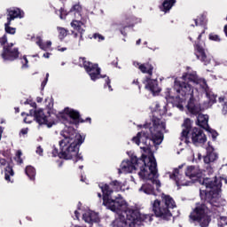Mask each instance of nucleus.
<instances>
[{
  "label": "nucleus",
  "mask_w": 227,
  "mask_h": 227,
  "mask_svg": "<svg viewBox=\"0 0 227 227\" xmlns=\"http://www.w3.org/2000/svg\"><path fill=\"white\" fill-rule=\"evenodd\" d=\"M202 185L205 189L200 190V196L204 203H197L191 212L189 218L193 223H199L200 227H207L210 224L211 219L208 215V207L207 205L219 207L223 182L217 176L213 178L206 177L202 180Z\"/></svg>",
  "instance_id": "nucleus-1"
},
{
  "label": "nucleus",
  "mask_w": 227,
  "mask_h": 227,
  "mask_svg": "<svg viewBox=\"0 0 227 227\" xmlns=\"http://www.w3.org/2000/svg\"><path fill=\"white\" fill-rule=\"evenodd\" d=\"M61 136L64 139L59 142V150L58 147L53 146L51 152L52 157H59V159H64L65 160H72L74 159V162H79V160H84L82 154L79 153V148L81 145L84 143V137L77 133V130L74 127L68 126L65 130L62 131Z\"/></svg>",
  "instance_id": "nucleus-2"
},
{
  "label": "nucleus",
  "mask_w": 227,
  "mask_h": 227,
  "mask_svg": "<svg viewBox=\"0 0 227 227\" xmlns=\"http://www.w3.org/2000/svg\"><path fill=\"white\" fill-rule=\"evenodd\" d=\"M146 159L149 160L148 164H146ZM138 168H140L138 176L142 180L153 181L159 177V175H157V160H155V158H148L146 154H142L141 158L132 154L130 160H123L121 164V168H119V175L137 171Z\"/></svg>",
  "instance_id": "nucleus-3"
},
{
  "label": "nucleus",
  "mask_w": 227,
  "mask_h": 227,
  "mask_svg": "<svg viewBox=\"0 0 227 227\" xmlns=\"http://www.w3.org/2000/svg\"><path fill=\"white\" fill-rule=\"evenodd\" d=\"M168 113L166 106L160 109V105H156L155 110L153 112L152 123L144 125V129L151 131L153 145H159L164 139L163 130H166V121H162V116Z\"/></svg>",
  "instance_id": "nucleus-4"
},
{
  "label": "nucleus",
  "mask_w": 227,
  "mask_h": 227,
  "mask_svg": "<svg viewBox=\"0 0 227 227\" xmlns=\"http://www.w3.org/2000/svg\"><path fill=\"white\" fill-rule=\"evenodd\" d=\"M98 187L103 193V205L107 207L109 210L116 214H125V210L129 209L127 201L122 199L121 195H119L114 200L112 198L114 190L111 188V184L100 183Z\"/></svg>",
  "instance_id": "nucleus-5"
},
{
  "label": "nucleus",
  "mask_w": 227,
  "mask_h": 227,
  "mask_svg": "<svg viewBox=\"0 0 227 227\" xmlns=\"http://www.w3.org/2000/svg\"><path fill=\"white\" fill-rule=\"evenodd\" d=\"M153 212L158 219L161 221H171L173 213L171 210L176 208V202L171 195L160 194V200L156 199L152 202Z\"/></svg>",
  "instance_id": "nucleus-6"
},
{
  "label": "nucleus",
  "mask_w": 227,
  "mask_h": 227,
  "mask_svg": "<svg viewBox=\"0 0 227 227\" xmlns=\"http://www.w3.org/2000/svg\"><path fill=\"white\" fill-rule=\"evenodd\" d=\"M192 84H200V78L196 74L185 73L182 76V81H175L174 88L183 97L182 100H187V98L194 97Z\"/></svg>",
  "instance_id": "nucleus-7"
},
{
  "label": "nucleus",
  "mask_w": 227,
  "mask_h": 227,
  "mask_svg": "<svg viewBox=\"0 0 227 227\" xmlns=\"http://www.w3.org/2000/svg\"><path fill=\"white\" fill-rule=\"evenodd\" d=\"M126 215H120V218L114 221L113 227H139L148 216L146 215H141L138 209H128L124 212Z\"/></svg>",
  "instance_id": "nucleus-8"
},
{
  "label": "nucleus",
  "mask_w": 227,
  "mask_h": 227,
  "mask_svg": "<svg viewBox=\"0 0 227 227\" xmlns=\"http://www.w3.org/2000/svg\"><path fill=\"white\" fill-rule=\"evenodd\" d=\"M182 127L183 131L181 133V137L185 139V141H189V137H191L193 145H205V143H207V135H205L203 129L200 128H192V121H191V119L186 118L184 121Z\"/></svg>",
  "instance_id": "nucleus-9"
},
{
  "label": "nucleus",
  "mask_w": 227,
  "mask_h": 227,
  "mask_svg": "<svg viewBox=\"0 0 227 227\" xmlns=\"http://www.w3.org/2000/svg\"><path fill=\"white\" fill-rule=\"evenodd\" d=\"M0 45L3 47L1 53V58L4 61H15L19 59L20 52H19V48H13V43H8V36L4 34L0 37Z\"/></svg>",
  "instance_id": "nucleus-10"
},
{
  "label": "nucleus",
  "mask_w": 227,
  "mask_h": 227,
  "mask_svg": "<svg viewBox=\"0 0 227 227\" xmlns=\"http://www.w3.org/2000/svg\"><path fill=\"white\" fill-rule=\"evenodd\" d=\"M80 67H83L85 72L90 75L91 81H98V79H106L107 75H102V69L98 67V64H93L92 62L87 61L86 57H80L79 59Z\"/></svg>",
  "instance_id": "nucleus-11"
},
{
  "label": "nucleus",
  "mask_w": 227,
  "mask_h": 227,
  "mask_svg": "<svg viewBox=\"0 0 227 227\" xmlns=\"http://www.w3.org/2000/svg\"><path fill=\"white\" fill-rule=\"evenodd\" d=\"M205 35V30H203L197 37V41H195L193 47L195 51V56L197 59H200L201 63L204 65H210V59L207 56L205 52V48L201 45V37Z\"/></svg>",
  "instance_id": "nucleus-12"
},
{
  "label": "nucleus",
  "mask_w": 227,
  "mask_h": 227,
  "mask_svg": "<svg viewBox=\"0 0 227 227\" xmlns=\"http://www.w3.org/2000/svg\"><path fill=\"white\" fill-rule=\"evenodd\" d=\"M27 116H34L36 123H38L39 125H46L48 129H51L52 125H56V122L54 121L49 120V118L47 117V115H45L42 109H31L29 111V114H27Z\"/></svg>",
  "instance_id": "nucleus-13"
},
{
  "label": "nucleus",
  "mask_w": 227,
  "mask_h": 227,
  "mask_svg": "<svg viewBox=\"0 0 227 227\" xmlns=\"http://www.w3.org/2000/svg\"><path fill=\"white\" fill-rule=\"evenodd\" d=\"M147 129L148 128H146L145 130H142L141 132H138L137 136L132 138L133 143L139 146V145H141V139L145 137V141L143 143L145 145V147H143L144 150H150L152 148V145H150L151 141L153 145V137H152V132L150 130L148 132Z\"/></svg>",
  "instance_id": "nucleus-14"
},
{
  "label": "nucleus",
  "mask_w": 227,
  "mask_h": 227,
  "mask_svg": "<svg viewBox=\"0 0 227 227\" xmlns=\"http://www.w3.org/2000/svg\"><path fill=\"white\" fill-rule=\"evenodd\" d=\"M65 112L70 118L68 125L79 126V123H84V119H82L81 113L77 110L71 109L70 107H66Z\"/></svg>",
  "instance_id": "nucleus-15"
},
{
  "label": "nucleus",
  "mask_w": 227,
  "mask_h": 227,
  "mask_svg": "<svg viewBox=\"0 0 227 227\" xmlns=\"http://www.w3.org/2000/svg\"><path fill=\"white\" fill-rule=\"evenodd\" d=\"M143 84H145V90L151 91L153 95H155L156 93H160V88H159V82L157 80H153L146 76L143 81Z\"/></svg>",
  "instance_id": "nucleus-16"
},
{
  "label": "nucleus",
  "mask_w": 227,
  "mask_h": 227,
  "mask_svg": "<svg viewBox=\"0 0 227 227\" xmlns=\"http://www.w3.org/2000/svg\"><path fill=\"white\" fill-rule=\"evenodd\" d=\"M186 107L190 114H192L193 116H198V114L201 113V105L196 102L194 96L190 98Z\"/></svg>",
  "instance_id": "nucleus-17"
},
{
  "label": "nucleus",
  "mask_w": 227,
  "mask_h": 227,
  "mask_svg": "<svg viewBox=\"0 0 227 227\" xmlns=\"http://www.w3.org/2000/svg\"><path fill=\"white\" fill-rule=\"evenodd\" d=\"M135 67H138V70L142 72V74H147L149 77H152L153 75V64L152 61H147L145 63H139V62H134Z\"/></svg>",
  "instance_id": "nucleus-18"
},
{
  "label": "nucleus",
  "mask_w": 227,
  "mask_h": 227,
  "mask_svg": "<svg viewBox=\"0 0 227 227\" xmlns=\"http://www.w3.org/2000/svg\"><path fill=\"white\" fill-rule=\"evenodd\" d=\"M24 11L20 8L12 7L7 9V21L12 22L14 19H23Z\"/></svg>",
  "instance_id": "nucleus-19"
},
{
  "label": "nucleus",
  "mask_w": 227,
  "mask_h": 227,
  "mask_svg": "<svg viewBox=\"0 0 227 227\" xmlns=\"http://www.w3.org/2000/svg\"><path fill=\"white\" fill-rule=\"evenodd\" d=\"M182 168H184V165H180L178 168H175L173 173L170 175V178L175 180L177 187L187 186L191 184L189 181L184 182L180 180V169H182Z\"/></svg>",
  "instance_id": "nucleus-20"
},
{
  "label": "nucleus",
  "mask_w": 227,
  "mask_h": 227,
  "mask_svg": "<svg viewBox=\"0 0 227 227\" xmlns=\"http://www.w3.org/2000/svg\"><path fill=\"white\" fill-rule=\"evenodd\" d=\"M133 26L134 25H130L125 21L113 24L114 29H115V31H120V33H121V35H122V36H127V31H125V29H127V27H133Z\"/></svg>",
  "instance_id": "nucleus-21"
},
{
  "label": "nucleus",
  "mask_w": 227,
  "mask_h": 227,
  "mask_svg": "<svg viewBox=\"0 0 227 227\" xmlns=\"http://www.w3.org/2000/svg\"><path fill=\"white\" fill-rule=\"evenodd\" d=\"M11 176H15V171H13V160H12V159L4 168V180L12 183L13 181H12Z\"/></svg>",
  "instance_id": "nucleus-22"
},
{
  "label": "nucleus",
  "mask_w": 227,
  "mask_h": 227,
  "mask_svg": "<svg viewBox=\"0 0 227 227\" xmlns=\"http://www.w3.org/2000/svg\"><path fill=\"white\" fill-rule=\"evenodd\" d=\"M83 221L89 224H93V223H98V215L93 211L85 212L82 215Z\"/></svg>",
  "instance_id": "nucleus-23"
},
{
  "label": "nucleus",
  "mask_w": 227,
  "mask_h": 227,
  "mask_svg": "<svg viewBox=\"0 0 227 227\" xmlns=\"http://www.w3.org/2000/svg\"><path fill=\"white\" fill-rule=\"evenodd\" d=\"M197 125L204 130L207 129L210 126L208 125V115L199 114H197Z\"/></svg>",
  "instance_id": "nucleus-24"
},
{
  "label": "nucleus",
  "mask_w": 227,
  "mask_h": 227,
  "mask_svg": "<svg viewBox=\"0 0 227 227\" xmlns=\"http://www.w3.org/2000/svg\"><path fill=\"white\" fill-rule=\"evenodd\" d=\"M82 26H84V21L74 20L71 22V27H73L78 33L80 34V40H84L82 38V35H84V28H82Z\"/></svg>",
  "instance_id": "nucleus-25"
},
{
  "label": "nucleus",
  "mask_w": 227,
  "mask_h": 227,
  "mask_svg": "<svg viewBox=\"0 0 227 227\" xmlns=\"http://www.w3.org/2000/svg\"><path fill=\"white\" fill-rule=\"evenodd\" d=\"M175 4H176V0H164L161 5H160V10L164 12V13H168Z\"/></svg>",
  "instance_id": "nucleus-26"
},
{
  "label": "nucleus",
  "mask_w": 227,
  "mask_h": 227,
  "mask_svg": "<svg viewBox=\"0 0 227 227\" xmlns=\"http://www.w3.org/2000/svg\"><path fill=\"white\" fill-rule=\"evenodd\" d=\"M198 175H200V174L196 171V167H194V166L187 167V168L185 170V176H188V178L192 180V178H198Z\"/></svg>",
  "instance_id": "nucleus-27"
},
{
  "label": "nucleus",
  "mask_w": 227,
  "mask_h": 227,
  "mask_svg": "<svg viewBox=\"0 0 227 227\" xmlns=\"http://www.w3.org/2000/svg\"><path fill=\"white\" fill-rule=\"evenodd\" d=\"M139 192H145V194H153V192H154L153 185H152L150 184H143L139 188Z\"/></svg>",
  "instance_id": "nucleus-28"
},
{
  "label": "nucleus",
  "mask_w": 227,
  "mask_h": 227,
  "mask_svg": "<svg viewBox=\"0 0 227 227\" xmlns=\"http://www.w3.org/2000/svg\"><path fill=\"white\" fill-rule=\"evenodd\" d=\"M25 173L28 176V178H30L31 180H35V176H36V169L33 166H27Z\"/></svg>",
  "instance_id": "nucleus-29"
},
{
  "label": "nucleus",
  "mask_w": 227,
  "mask_h": 227,
  "mask_svg": "<svg viewBox=\"0 0 227 227\" xmlns=\"http://www.w3.org/2000/svg\"><path fill=\"white\" fill-rule=\"evenodd\" d=\"M195 26H205L207 24V16L205 14H200L197 19L194 20Z\"/></svg>",
  "instance_id": "nucleus-30"
},
{
  "label": "nucleus",
  "mask_w": 227,
  "mask_h": 227,
  "mask_svg": "<svg viewBox=\"0 0 227 227\" xmlns=\"http://www.w3.org/2000/svg\"><path fill=\"white\" fill-rule=\"evenodd\" d=\"M57 117L59 118V120H61L63 121L66 127H67L69 120H68V114L65 111V108L63 112H60L58 114Z\"/></svg>",
  "instance_id": "nucleus-31"
},
{
  "label": "nucleus",
  "mask_w": 227,
  "mask_h": 227,
  "mask_svg": "<svg viewBox=\"0 0 227 227\" xmlns=\"http://www.w3.org/2000/svg\"><path fill=\"white\" fill-rule=\"evenodd\" d=\"M10 26H12V21H7L4 24L5 33H7L8 35H15V33H17V28L10 27Z\"/></svg>",
  "instance_id": "nucleus-32"
},
{
  "label": "nucleus",
  "mask_w": 227,
  "mask_h": 227,
  "mask_svg": "<svg viewBox=\"0 0 227 227\" xmlns=\"http://www.w3.org/2000/svg\"><path fill=\"white\" fill-rule=\"evenodd\" d=\"M57 30L59 32V40H65L68 35V30L65 27H58Z\"/></svg>",
  "instance_id": "nucleus-33"
},
{
  "label": "nucleus",
  "mask_w": 227,
  "mask_h": 227,
  "mask_svg": "<svg viewBox=\"0 0 227 227\" xmlns=\"http://www.w3.org/2000/svg\"><path fill=\"white\" fill-rule=\"evenodd\" d=\"M110 185L114 191H121V182L118 180H114L110 182Z\"/></svg>",
  "instance_id": "nucleus-34"
},
{
  "label": "nucleus",
  "mask_w": 227,
  "mask_h": 227,
  "mask_svg": "<svg viewBox=\"0 0 227 227\" xmlns=\"http://www.w3.org/2000/svg\"><path fill=\"white\" fill-rule=\"evenodd\" d=\"M70 12H74V14L77 13L81 17V13H82V6H81L79 4H76L72 6Z\"/></svg>",
  "instance_id": "nucleus-35"
},
{
  "label": "nucleus",
  "mask_w": 227,
  "mask_h": 227,
  "mask_svg": "<svg viewBox=\"0 0 227 227\" xmlns=\"http://www.w3.org/2000/svg\"><path fill=\"white\" fill-rule=\"evenodd\" d=\"M14 160L17 161V164H22L24 162V160H22V151L20 150L17 151Z\"/></svg>",
  "instance_id": "nucleus-36"
},
{
  "label": "nucleus",
  "mask_w": 227,
  "mask_h": 227,
  "mask_svg": "<svg viewBox=\"0 0 227 227\" xmlns=\"http://www.w3.org/2000/svg\"><path fill=\"white\" fill-rule=\"evenodd\" d=\"M206 130H207V132H209V134H211L214 141H215V139H217V137L219 136V133H217V131H215V129L210 128V126Z\"/></svg>",
  "instance_id": "nucleus-37"
},
{
  "label": "nucleus",
  "mask_w": 227,
  "mask_h": 227,
  "mask_svg": "<svg viewBox=\"0 0 227 227\" xmlns=\"http://www.w3.org/2000/svg\"><path fill=\"white\" fill-rule=\"evenodd\" d=\"M209 40L212 42H221V37L215 34H209Z\"/></svg>",
  "instance_id": "nucleus-38"
},
{
  "label": "nucleus",
  "mask_w": 227,
  "mask_h": 227,
  "mask_svg": "<svg viewBox=\"0 0 227 227\" xmlns=\"http://www.w3.org/2000/svg\"><path fill=\"white\" fill-rule=\"evenodd\" d=\"M21 63H22V68L29 67L28 66L29 60H27V57L26 55L23 56V61H21Z\"/></svg>",
  "instance_id": "nucleus-39"
},
{
  "label": "nucleus",
  "mask_w": 227,
  "mask_h": 227,
  "mask_svg": "<svg viewBox=\"0 0 227 227\" xmlns=\"http://www.w3.org/2000/svg\"><path fill=\"white\" fill-rule=\"evenodd\" d=\"M93 38L95 40H98V42H102L103 40H106V37H104V35L98 34V33L93 35Z\"/></svg>",
  "instance_id": "nucleus-40"
},
{
  "label": "nucleus",
  "mask_w": 227,
  "mask_h": 227,
  "mask_svg": "<svg viewBox=\"0 0 227 227\" xmlns=\"http://www.w3.org/2000/svg\"><path fill=\"white\" fill-rule=\"evenodd\" d=\"M48 82H49V73L46 74L45 79L41 83L42 90H43V88H45V86H47Z\"/></svg>",
  "instance_id": "nucleus-41"
},
{
  "label": "nucleus",
  "mask_w": 227,
  "mask_h": 227,
  "mask_svg": "<svg viewBox=\"0 0 227 227\" xmlns=\"http://www.w3.org/2000/svg\"><path fill=\"white\" fill-rule=\"evenodd\" d=\"M207 156L211 162H215L217 160V155H215L214 153H208Z\"/></svg>",
  "instance_id": "nucleus-42"
},
{
  "label": "nucleus",
  "mask_w": 227,
  "mask_h": 227,
  "mask_svg": "<svg viewBox=\"0 0 227 227\" xmlns=\"http://www.w3.org/2000/svg\"><path fill=\"white\" fill-rule=\"evenodd\" d=\"M106 85L108 86L109 91H113V87L111 86V79L109 76H106Z\"/></svg>",
  "instance_id": "nucleus-43"
},
{
  "label": "nucleus",
  "mask_w": 227,
  "mask_h": 227,
  "mask_svg": "<svg viewBox=\"0 0 227 227\" xmlns=\"http://www.w3.org/2000/svg\"><path fill=\"white\" fill-rule=\"evenodd\" d=\"M6 164L8 165V161H6V159L0 157V168L6 166Z\"/></svg>",
  "instance_id": "nucleus-44"
},
{
  "label": "nucleus",
  "mask_w": 227,
  "mask_h": 227,
  "mask_svg": "<svg viewBox=\"0 0 227 227\" xmlns=\"http://www.w3.org/2000/svg\"><path fill=\"white\" fill-rule=\"evenodd\" d=\"M36 153L38 154V155H43V148H42V146H37V148H36Z\"/></svg>",
  "instance_id": "nucleus-45"
},
{
  "label": "nucleus",
  "mask_w": 227,
  "mask_h": 227,
  "mask_svg": "<svg viewBox=\"0 0 227 227\" xmlns=\"http://www.w3.org/2000/svg\"><path fill=\"white\" fill-rule=\"evenodd\" d=\"M43 44V41L42 40V37H37L36 45H38V47H40Z\"/></svg>",
  "instance_id": "nucleus-46"
},
{
  "label": "nucleus",
  "mask_w": 227,
  "mask_h": 227,
  "mask_svg": "<svg viewBox=\"0 0 227 227\" xmlns=\"http://www.w3.org/2000/svg\"><path fill=\"white\" fill-rule=\"evenodd\" d=\"M204 162H205V164H210V162H212L210 160V158L208 157V154L204 156Z\"/></svg>",
  "instance_id": "nucleus-47"
},
{
  "label": "nucleus",
  "mask_w": 227,
  "mask_h": 227,
  "mask_svg": "<svg viewBox=\"0 0 227 227\" xmlns=\"http://www.w3.org/2000/svg\"><path fill=\"white\" fill-rule=\"evenodd\" d=\"M132 84H136L137 86H138V90H141V85H139V80L138 79L133 80Z\"/></svg>",
  "instance_id": "nucleus-48"
},
{
  "label": "nucleus",
  "mask_w": 227,
  "mask_h": 227,
  "mask_svg": "<svg viewBox=\"0 0 227 227\" xmlns=\"http://www.w3.org/2000/svg\"><path fill=\"white\" fill-rule=\"evenodd\" d=\"M59 12H60V19H63V15H67V12L63 8H60Z\"/></svg>",
  "instance_id": "nucleus-49"
},
{
  "label": "nucleus",
  "mask_w": 227,
  "mask_h": 227,
  "mask_svg": "<svg viewBox=\"0 0 227 227\" xmlns=\"http://www.w3.org/2000/svg\"><path fill=\"white\" fill-rule=\"evenodd\" d=\"M209 102L211 104H215V102H217V100L215 99V96H212L209 98Z\"/></svg>",
  "instance_id": "nucleus-50"
},
{
  "label": "nucleus",
  "mask_w": 227,
  "mask_h": 227,
  "mask_svg": "<svg viewBox=\"0 0 227 227\" xmlns=\"http://www.w3.org/2000/svg\"><path fill=\"white\" fill-rule=\"evenodd\" d=\"M39 47L40 49H42V51H47V49H49L47 48V45L45 44V43H43V44L40 45Z\"/></svg>",
  "instance_id": "nucleus-51"
},
{
  "label": "nucleus",
  "mask_w": 227,
  "mask_h": 227,
  "mask_svg": "<svg viewBox=\"0 0 227 227\" xmlns=\"http://www.w3.org/2000/svg\"><path fill=\"white\" fill-rule=\"evenodd\" d=\"M20 132H21V134H22L23 136H26V134H27V132H28V129H27V128L22 129L20 130Z\"/></svg>",
  "instance_id": "nucleus-52"
},
{
  "label": "nucleus",
  "mask_w": 227,
  "mask_h": 227,
  "mask_svg": "<svg viewBox=\"0 0 227 227\" xmlns=\"http://www.w3.org/2000/svg\"><path fill=\"white\" fill-rule=\"evenodd\" d=\"M45 44H46L47 49H50V48H51V45H52V43H51V41H47V42L45 43Z\"/></svg>",
  "instance_id": "nucleus-53"
},
{
  "label": "nucleus",
  "mask_w": 227,
  "mask_h": 227,
  "mask_svg": "<svg viewBox=\"0 0 227 227\" xmlns=\"http://www.w3.org/2000/svg\"><path fill=\"white\" fill-rule=\"evenodd\" d=\"M29 106H31V107H34V109H36V103L35 102L31 101Z\"/></svg>",
  "instance_id": "nucleus-54"
},
{
  "label": "nucleus",
  "mask_w": 227,
  "mask_h": 227,
  "mask_svg": "<svg viewBox=\"0 0 227 227\" xmlns=\"http://www.w3.org/2000/svg\"><path fill=\"white\" fill-rule=\"evenodd\" d=\"M43 98H41V97H37L36 98V102L38 103V104H41V102H43Z\"/></svg>",
  "instance_id": "nucleus-55"
},
{
  "label": "nucleus",
  "mask_w": 227,
  "mask_h": 227,
  "mask_svg": "<svg viewBox=\"0 0 227 227\" xmlns=\"http://www.w3.org/2000/svg\"><path fill=\"white\" fill-rule=\"evenodd\" d=\"M74 215H75L76 219H79V215H81V214L79 213V211L75 210Z\"/></svg>",
  "instance_id": "nucleus-56"
},
{
  "label": "nucleus",
  "mask_w": 227,
  "mask_h": 227,
  "mask_svg": "<svg viewBox=\"0 0 227 227\" xmlns=\"http://www.w3.org/2000/svg\"><path fill=\"white\" fill-rule=\"evenodd\" d=\"M43 56V58L49 59V58H51V53L46 52Z\"/></svg>",
  "instance_id": "nucleus-57"
},
{
  "label": "nucleus",
  "mask_w": 227,
  "mask_h": 227,
  "mask_svg": "<svg viewBox=\"0 0 227 227\" xmlns=\"http://www.w3.org/2000/svg\"><path fill=\"white\" fill-rule=\"evenodd\" d=\"M72 35L74 36V38H77L79 36V34H77V32H72Z\"/></svg>",
  "instance_id": "nucleus-58"
},
{
  "label": "nucleus",
  "mask_w": 227,
  "mask_h": 227,
  "mask_svg": "<svg viewBox=\"0 0 227 227\" xmlns=\"http://www.w3.org/2000/svg\"><path fill=\"white\" fill-rule=\"evenodd\" d=\"M223 33L225 34V36L227 37V24L223 27Z\"/></svg>",
  "instance_id": "nucleus-59"
},
{
  "label": "nucleus",
  "mask_w": 227,
  "mask_h": 227,
  "mask_svg": "<svg viewBox=\"0 0 227 227\" xmlns=\"http://www.w3.org/2000/svg\"><path fill=\"white\" fill-rule=\"evenodd\" d=\"M86 121L91 123V119L90 117H87L85 120H84V123H86Z\"/></svg>",
  "instance_id": "nucleus-60"
},
{
  "label": "nucleus",
  "mask_w": 227,
  "mask_h": 227,
  "mask_svg": "<svg viewBox=\"0 0 227 227\" xmlns=\"http://www.w3.org/2000/svg\"><path fill=\"white\" fill-rule=\"evenodd\" d=\"M24 104H25V106L30 105V104H31V100L27 99V100L24 102Z\"/></svg>",
  "instance_id": "nucleus-61"
},
{
  "label": "nucleus",
  "mask_w": 227,
  "mask_h": 227,
  "mask_svg": "<svg viewBox=\"0 0 227 227\" xmlns=\"http://www.w3.org/2000/svg\"><path fill=\"white\" fill-rule=\"evenodd\" d=\"M14 111H15L16 114L20 113V108L14 107Z\"/></svg>",
  "instance_id": "nucleus-62"
},
{
  "label": "nucleus",
  "mask_w": 227,
  "mask_h": 227,
  "mask_svg": "<svg viewBox=\"0 0 227 227\" xmlns=\"http://www.w3.org/2000/svg\"><path fill=\"white\" fill-rule=\"evenodd\" d=\"M226 112H227V106H223V114H226Z\"/></svg>",
  "instance_id": "nucleus-63"
},
{
  "label": "nucleus",
  "mask_w": 227,
  "mask_h": 227,
  "mask_svg": "<svg viewBox=\"0 0 227 227\" xmlns=\"http://www.w3.org/2000/svg\"><path fill=\"white\" fill-rule=\"evenodd\" d=\"M136 44H137V45H141V39H138V40L136 42Z\"/></svg>",
  "instance_id": "nucleus-64"
}]
</instances>
